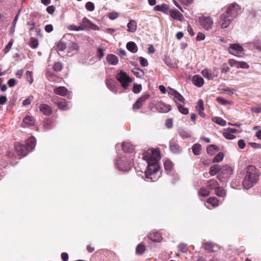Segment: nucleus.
Here are the masks:
<instances>
[{
  "mask_svg": "<svg viewBox=\"0 0 261 261\" xmlns=\"http://www.w3.org/2000/svg\"><path fill=\"white\" fill-rule=\"evenodd\" d=\"M142 160L147 164V170L145 172V180L147 181H155L161 175L158 161L160 160L159 149L149 150L143 154Z\"/></svg>",
  "mask_w": 261,
  "mask_h": 261,
  "instance_id": "1",
  "label": "nucleus"
},
{
  "mask_svg": "<svg viewBox=\"0 0 261 261\" xmlns=\"http://www.w3.org/2000/svg\"><path fill=\"white\" fill-rule=\"evenodd\" d=\"M260 172L253 165L246 168V174L243 181V185L246 189L252 187L258 180Z\"/></svg>",
  "mask_w": 261,
  "mask_h": 261,
  "instance_id": "2",
  "label": "nucleus"
},
{
  "mask_svg": "<svg viewBox=\"0 0 261 261\" xmlns=\"http://www.w3.org/2000/svg\"><path fill=\"white\" fill-rule=\"evenodd\" d=\"M36 143L35 137L32 136L27 140L25 145L21 144L19 142L16 143L14 145L15 151L18 155L25 156L35 148Z\"/></svg>",
  "mask_w": 261,
  "mask_h": 261,
  "instance_id": "3",
  "label": "nucleus"
},
{
  "mask_svg": "<svg viewBox=\"0 0 261 261\" xmlns=\"http://www.w3.org/2000/svg\"><path fill=\"white\" fill-rule=\"evenodd\" d=\"M118 158L115 162L116 167L120 171H128L132 164V156L126 154H118Z\"/></svg>",
  "mask_w": 261,
  "mask_h": 261,
  "instance_id": "4",
  "label": "nucleus"
},
{
  "mask_svg": "<svg viewBox=\"0 0 261 261\" xmlns=\"http://www.w3.org/2000/svg\"><path fill=\"white\" fill-rule=\"evenodd\" d=\"M228 51L232 55L237 57H243L244 55V49L243 46L238 43L230 44Z\"/></svg>",
  "mask_w": 261,
  "mask_h": 261,
  "instance_id": "5",
  "label": "nucleus"
},
{
  "mask_svg": "<svg viewBox=\"0 0 261 261\" xmlns=\"http://www.w3.org/2000/svg\"><path fill=\"white\" fill-rule=\"evenodd\" d=\"M198 19L200 25L204 30L210 31L212 29L214 22L211 17L210 16L202 15L199 17Z\"/></svg>",
  "mask_w": 261,
  "mask_h": 261,
  "instance_id": "6",
  "label": "nucleus"
},
{
  "mask_svg": "<svg viewBox=\"0 0 261 261\" xmlns=\"http://www.w3.org/2000/svg\"><path fill=\"white\" fill-rule=\"evenodd\" d=\"M116 78L121 84L122 87L124 89L127 88L129 83L132 82L131 79L124 72L121 71L117 74Z\"/></svg>",
  "mask_w": 261,
  "mask_h": 261,
  "instance_id": "7",
  "label": "nucleus"
},
{
  "mask_svg": "<svg viewBox=\"0 0 261 261\" xmlns=\"http://www.w3.org/2000/svg\"><path fill=\"white\" fill-rule=\"evenodd\" d=\"M240 10L241 7L239 5L236 3H233L227 8L225 13L233 19L238 16L239 11Z\"/></svg>",
  "mask_w": 261,
  "mask_h": 261,
  "instance_id": "8",
  "label": "nucleus"
},
{
  "mask_svg": "<svg viewBox=\"0 0 261 261\" xmlns=\"http://www.w3.org/2000/svg\"><path fill=\"white\" fill-rule=\"evenodd\" d=\"M232 20L233 19L230 17L229 15L225 13H223L220 17L219 21L221 28H227L229 25Z\"/></svg>",
  "mask_w": 261,
  "mask_h": 261,
  "instance_id": "9",
  "label": "nucleus"
},
{
  "mask_svg": "<svg viewBox=\"0 0 261 261\" xmlns=\"http://www.w3.org/2000/svg\"><path fill=\"white\" fill-rule=\"evenodd\" d=\"M228 63L231 67H236L237 68L248 69L249 65L244 61H237L234 59H229Z\"/></svg>",
  "mask_w": 261,
  "mask_h": 261,
  "instance_id": "10",
  "label": "nucleus"
},
{
  "mask_svg": "<svg viewBox=\"0 0 261 261\" xmlns=\"http://www.w3.org/2000/svg\"><path fill=\"white\" fill-rule=\"evenodd\" d=\"M149 97V94H145L139 97L133 106V110L136 111L143 105V103Z\"/></svg>",
  "mask_w": 261,
  "mask_h": 261,
  "instance_id": "11",
  "label": "nucleus"
},
{
  "mask_svg": "<svg viewBox=\"0 0 261 261\" xmlns=\"http://www.w3.org/2000/svg\"><path fill=\"white\" fill-rule=\"evenodd\" d=\"M122 147V149L125 153H132L134 150V146L129 142H124L122 143V145L117 144L116 146V149L117 150L119 147Z\"/></svg>",
  "mask_w": 261,
  "mask_h": 261,
  "instance_id": "12",
  "label": "nucleus"
},
{
  "mask_svg": "<svg viewBox=\"0 0 261 261\" xmlns=\"http://www.w3.org/2000/svg\"><path fill=\"white\" fill-rule=\"evenodd\" d=\"M54 92L55 94L61 96H64L66 95L69 96L70 95V92L68 91L66 88L63 86L56 87L54 89Z\"/></svg>",
  "mask_w": 261,
  "mask_h": 261,
  "instance_id": "13",
  "label": "nucleus"
},
{
  "mask_svg": "<svg viewBox=\"0 0 261 261\" xmlns=\"http://www.w3.org/2000/svg\"><path fill=\"white\" fill-rule=\"evenodd\" d=\"M238 133V130L235 128H229L223 133V136L225 138L232 140L236 138L235 134Z\"/></svg>",
  "mask_w": 261,
  "mask_h": 261,
  "instance_id": "14",
  "label": "nucleus"
},
{
  "mask_svg": "<svg viewBox=\"0 0 261 261\" xmlns=\"http://www.w3.org/2000/svg\"><path fill=\"white\" fill-rule=\"evenodd\" d=\"M40 111L45 115L49 116L53 113L51 108L47 104H41L39 107Z\"/></svg>",
  "mask_w": 261,
  "mask_h": 261,
  "instance_id": "15",
  "label": "nucleus"
},
{
  "mask_svg": "<svg viewBox=\"0 0 261 261\" xmlns=\"http://www.w3.org/2000/svg\"><path fill=\"white\" fill-rule=\"evenodd\" d=\"M157 109L161 113H167L171 110V106L163 102L159 103Z\"/></svg>",
  "mask_w": 261,
  "mask_h": 261,
  "instance_id": "16",
  "label": "nucleus"
},
{
  "mask_svg": "<svg viewBox=\"0 0 261 261\" xmlns=\"http://www.w3.org/2000/svg\"><path fill=\"white\" fill-rule=\"evenodd\" d=\"M106 84L108 88L113 93L116 94L117 92V87L115 85V82L111 79H107Z\"/></svg>",
  "mask_w": 261,
  "mask_h": 261,
  "instance_id": "17",
  "label": "nucleus"
},
{
  "mask_svg": "<svg viewBox=\"0 0 261 261\" xmlns=\"http://www.w3.org/2000/svg\"><path fill=\"white\" fill-rule=\"evenodd\" d=\"M153 9L155 11H160L167 14L169 10V7L165 4H162L161 5L155 6Z\"/></svg>",
  "mask_w": 261,
  "mask_h": 261,
  "instance_id": "18",
  "label": "nucleus"
},
{
  "mask_svg": "<svg viewBox=\"0 0 261 261\" xmlns=\"http://www.w3.org/2000/svg\"><path fill=\"white\" fill-rule=\"evenodd\" d=\"M169 13L174 19L182 20L183 18V15L178 10L171 9L169 11Z\"/></svg>",
  "mask_w": 261,
  "mask_h": 261,
  "instance_id": "19",
  "label": "nucleus"
},
{
  "mask_svg": "<svg viewBox=\"0 0 261 261\" xmlns=\"http://www.w3.org/2000/svg\"><path fill=\"white\" fill-rule=\"evenodd\" d=\"M196 109L197 111L198 112L200 116L204 118L205 116V115L203 112L204 111V104L203 101L202 99H199L197 102V106H196Z\"/></svg>",
  "mask_w": 261,
  "mask_h": 261,
  "instance_id": "20",
  "label": "nucleus"
},
{
  "mask_svg": "<svg viewBox=\"0 0 261 261\" xmlns=\"http://www.w3.org/2000/svg\"><path fill=\"white\" fill-rule=\"evenodd\" d=\"M148 237L152 241L156 242H160L162 239L161 234L157 231L151 232Z\"/></svg>",
  "mask_w": 261,
  "mask_h": 261,
  "instance_id": "21",
  "label": "nucleus"
},
{
  "mask_svg": "<svg viewBox=\"0 0 261 261\" xmlns=\"http://www.w3.org/2000/svg\"><path fill=\"white\" fill-rule=\"evenodd\" d=\"M107 62L111 65H116L118 63V59L117 56L113 54H109L106 58Z\"/></svg>",
  "mask_w": 261,
  "mask_h": 261,
  "instance_id": "22",
  "label": "nucleus"
},
{
  "mask_svg": "<svg viewBox=\"0 0 261 261\" xmlns=\"http://www.w3.org/2000/svg\"><path fill=\"white\" fill-rule=\"evenodd\" d=\"M58 106L59 108L62 110H67L69 109V103L64 99H61L58 102Z\"/></svg>",
  "mask_w": 261,
  "mask_h": 261,
  "instance_id": "23",
  "label": "nucleus"
},
{
  "mask_svg": "<svg viewBox=\"0 0 261 261\" xmlns=\"http://www.w3.org/2000/svg\"><path fill=\"white\" fill-rule=\"evenodd\" d=\"M170 148L171 151L174 153H179L181 150L179 146L174 142H170Z\"/></svg>",
  "mask_w": 261,
  "mask_h": 261,
  "instance_id": "24",
  "label": "nucleus"
},
{
  "mask_svg": "<svg viewBox=\"0 0 261 261\" xmlns=\"http://www.w3.org/2000/svg\"><path fill=\"white\" fill-rule=\"evenodd\" d=\"M194 84L197 87H201L204 84V80L202 77L199 75H195L193 77Z\"/></svg>",
  "mask_w": 261,
  "mask_h": 261,
  "instance_id": "25",
  "label": "nucleus"
},
{
  "mask_svg": "<svg viewBox=\"0 0 261 261\" xmlns=\"http://www.w3.org/2000/svg\"><path fill=\"white\" fill-rule=\"evenodd\" d=\"M126 48L133 53H135L138 51V47L134 42H129L126 44Z\"/></svg>",
  "mask_w": 261,
  "mask_h": 261,
  "instance_id": "26",
  "label": "nucleus"
},
{
  "mask_svg": "<svg viewBox=\"0 0 261 261\" xmlns=\"http://www.w3.org/2000/svg\"><path fill=\"white\" fill-rule=\"evenodd\" d=\"M127 31L130 32H134L137 29V22L134 20H131L127 24Z\"/></svg>",
  "mask_w": 261,
  "mask_h": 261,
  "instance_id": "27",
  "label": "nucleus"
},
{
  "mask_svg": "<svg viewBox=\"0 0 261 261\" xmlns=\"http://www.w3.org/2000/svg\"><path fill=\"white\" fill-rule=\"evenodd\" d=\"M173 164L169 160H166L164 162V167L166 171L168 173H170L172 171Z\"/></svg>",
  "mask_w": 261,
  "mask_h": 261,
  "instance_id": "28",
  "label": "nucleus"
},
{
  "mask_svg": "<svg viewBox=\"0 0 261 261\" xmlns=\"http://www.w3.org/2000/svg\"><path fill=\"white\" fill-rule=\"evenodd\" d=\"M221 169V167L218 164H215L211 167L209 171V173L211 176L215 175Z\"/></svg>",
  "mask_w": 261,
  "mask_h": 261,
  "instance_id": "29",
  "label": "nucleus"
},
{
  "mask_svg": "<svg viewBox=\"0 0 261 261\" xmlns=\"http://www.w3.org/2000/svg\"><path fill=\"white\" fill-rule=\"evenodd\" d=\"M218 150L219 148L215 145H210L206 148L207 153L210 155H213Z\"/></svg>",
  "mask_w": 261,
  "mask_h": 261,
  "instance_id": "30",
  "label": "nucleus"
},
{
  "mask_svg": "<svg viewBox=\"0 0 261 261\" xmlns=\"http://www.w3.org/2000/svg\"><path fill=\"white\" fill-rule=\"evenodd\" d=\"M193 153L196 155H198L201 153V145L199 143L195 144L192 147Z\"/></svg>",
  "mask_w": 261,
  "mask_h": 261,
  "instance_id": "31",
  "label": "nucleus"
},
{
  "mask_svg": "<svg viewBox=\"0 0 261 261\" xmlns=\"http://www.w3.org/2000/svg\"><path fill=\"white\" fill-rule=\"evenodd\" d=\"M174 101L177 106L184 103L185 98L184 97L178 92L174 96Z\"/></svg>",
  "mask_w": 261,
  "mask_h": 261,
  "instance_id": "32",
  "label": "nucleus"
},
{
  "mask_svg": "<svg viewBox=\"0 0 261 261\" xmlns=\"http://www.w3.org/2000/svg\"><path fill=\"white\" fill-rule=\"evenodd\" d=\"M204 247L205 249L207 250L208 252H213L215 251V249L216 248H218V246L216 245L212 244L211 243L206 242L204 244Z\"/></svg>",
  "mask_w": 261,
  "mask_h": 261,
  "instance_id": "33",
  "label": "nucleus"
},
{
  "mask_svg": "<svg viewBox=\"0 0 261 261\" xmlns=\"http://www.w3.org/2000/svg\"><path fill=\"white\" fill-rule=\"evenodd\" d=\"M215 194L219 197H224L226 195V191L219 186L215 190Z\"/></svg>",
  "mask_w": 261,
  "mask_h": 261,
  "instance_id": "34",
  "label": "nucleus"
},
{
  "mask_svg": "<svg viewBox=\"0 0 261 261\" xmlns=\"http://www.w3.org/2000/svg\"><path fill=\"white\" fill-rule=\"evenodd\" d=\"M207 186L211 189H215L216 190L219 186V185L216 180L210 179L207 182Z\"/></svg>",
  "mask_w": 261,
  "mask_h": 261,
  "instance_id": "35",
  "label": "nucleus"
},
{
  "mask_svg": "<svg viewBox=\"0 0 261 261\" xmlns=\"http://www.w3.org/2000/svg\"><path fill=\"white\" fill-rule=\"evenodd\" d=\"M23 122L28 125H33L35 123V120L32 117L28 116L23 119Z\"/></svg>",
  "mask_w": 261,
  "mask_h": 261,
  "instance_id": "36",
  "label": "nucleus"
},
{
  "mask_svg": "<svg viewBox=\"0 0 261 261\" xmlns=\"http://www.w3.org/2000/svg\"><path fill=\"white\" fill-rule=\"evenodd\" d=\"M207 203L211 204L213 207H216L219 205V200L216 197H210L207 199Z\"/></svg>",
  "mask_w": 261,
  "mask_h": 261,
  "instance_id": "37",
  "label": "nucleus"
},
{
  "mask_svg": "<svg viewBox=\"0 0 261 261\" xmlns=\"http://www.w3.org/2000/svg\"><path fill=\"white\" fill-rule=\"evenodd\" d=\"M224 158V154L222 152H219L213 159V163H218L222 161Z\"/></svg>",
  "mask_w": 261,
  "mask_h": 261,
  "instance_id": "38",
  "label": "nucleus"
},
{
  "mask_svg": "<svg viewBox=\"0 0 261 261\" xmlns=\"http://www.w3.org/2000/svg\"><path fill=\"white\" fill-rule=\"evenodd\" d=\"M210 191L204 188H201L199 189L198 193L199 196L206 197L210 194Z\"/></svg>",
  "mask_w": 261,
  "mask_h": 261,
  "instance_id": "39",
  "label": "nucleus"
},
{
  "mask_svg": "<svg viewBox=\"0 0 261 261\" xmlns=\"http://www.w3.org/2000/svg\"><path fill=\"white\" fill-rule=\"evenodd\" d=\"M97 57L99 59H101L105 55L106 49L102 46H99L97 48Z\"/></svg>",
  "mask_w": 261,
  "mask_h": 261,
  "instance_id": "40",
  "label": "nucleus"
},
{
  "mask_svg": "<svg viewBox=\"0 0 261 261\" xmlns=\"http://www.w3.org/2000/svg\"><path fill=\"white\" fill-rule=\"evenodd\" d=\"M145 250V247L144 245L140 244L136 247V253L139 254H142Z\"/></svg>",
  "mask_w": 261,
  "mask_h": 261,
  "instance_id": "41",
  "label": "nucleus"
},
{
  "mask_svg": "<svg viewBox=\"0 0 261 261\" xmlns=\"http://www.w3.org/2000/svg\"><path fill=\"white\" fill-rule=\"evenodd\" d=\"M217 101L220 104L222 105H230L231 103L230 101L229 100H225L223 99L222 97H218L217 98Z\"/></svg>",
  "mask_w": 261,
  "mask_h": 261,
  "instance_id": "42",
  "label": "nucleus"
},
{
  "mask_svg": "<svg viewBox=\"0 0 261 261\" xmlns=\"http://www.w3.org/2000/svg\"><path fill=\"white\" fill-rule=\"evenodd\" d=\"M179 111L182 114L187 115L189 113V110L187 108H185L181 105L177 106Z\"/></svg>",
  "mask_w": 261,
  "mask_h": 261,
  "instance_id": "43",
  "label": "nucleus"
},
{
  "mask_svg": "<svg viewBox=\"0 0 261 261\" xmlns=\"http://www.w3.org/2000/svg\"><path fill=\"white\" fill-rule=\"evenodd\" d=\"M26 77L27 81L30 83V84H32L33 82V72L27 71L26 72Z\"/></svg>",
  "mask_w": 261,
  "mask_h": 261,
  "instance_id": "44",
  "label": "nucleus"
},
{
  "mask_svg": "<svg viewBox=\"0 0 261 261\" xmlns=\"http://www.w3.org/2000/svg\"><path fill=\"white\" fill-rule=\"evenodd\" d=\"M66 47V43L62 41H60L57 44V49L59 51H63Z\"/></svg>",
  "mask_w": 261,
  "mask_h": 261,
  "instance_id": "45",
  "label": "nucleus"
},
{
  "mask_svg": "<svg viewBox=\"0 0 261 261\" xmlns=\"http://www.w3.org/2000/svg\"><path fill=\"white\" fill-rule=\"evenodd\" d=\"M86 8L89 11H93L94 10L95 6L92 2H88L86 4Z\"/></svg>",
  "mask_w": 261,
  "mask_h": 261,
  "instance_id": "46",
  "label": "nucleus"
},
{
  "mask_svg": "<svg viewBox=\"0 0 261 261\" xmlns=\"http://www.w3.org/2000/svg\"><path fill=\"white\" fill-rule=\"evenodd\" d=\"M201 74L203 75V77L207 78L208 80H212V77L210 74L208 70L206 69H204L201 71Z\"/></svg>",
  "mask_w": 261,
  "mask_h": 261,
  "instance_id": "47",
  "label": "nucleus"
},
{
  "mask_svg": "<svg viewBox=\"0 0 261 261\" xmlns=\"http://www.w3.org/2000/svg\"><path fill=\"white\" fill-rule=\"evenodd\" d=\"M133 72L137 77H141L143 75V71L138 68H135Z\"/></svg>",
  "mask_w": 261,
  "mask_h": 261,
  "instance_id": "48",
  "label": "nucleus"
},
{
  "mask_svg": "<svg viewBox=\"0 0 261 261\" xmlns=\"http://www.w3.org/2000/svg\"><path fill=\"white\" fill-rule=\"evenodd\" d=\"M62 64L60 62L55 63L54 65V69L56 71H60L62 69Z\"/></svg>",
  "mask_w": 261,
  "mask_h": 261,
  "instance_id": "49",
  "label": "nucleus"
},
{
  "mask_svg": "<svg viewBox=\"0 0 261 261\" xmlns=\"http://www.w3.org/2000/svg\"><path fill=\"white\" fill-rule=\"evenodd\" d=\"M13 43V40H11L9 43L7 44V45L6 46L5 48L4 49V51L5 54L8 53L10 49L11 48V47Z\"/></svg>",
  "mask_w": 261,
  "mask_h": 261,
  "instance_id": "50",
  "label": "nucleus"
},
{
  "mask_svg": "<svg viewBox=\"0 0 261 261\" xmlns=\"http://www.w3.org/2000/svg\"><path fill=\"white\" fill-rule=\"evenodd\" d=\"M142 90V86L140 84H135L133 87V92L135 93H139Z\"/></svg>",
  "mask_w": 261,
  "mask_h": 261,
  "instance_id": "51",
  "label": "nucleus"
},
{
  "mask_svg": "<svg viewBox=\"0 0 261 261\" xmlns=\"http://www.w3.org/2000/svg\"><path fill=\"white\" fill-rule=\"evenodd\" d=\"M179 135L183 139L188 138L191 137V135L189 133L184 130L179 132Z\"/></svg>",
  "mask_w": 261,
  "mask_h": 261,
  "instance_id": "52",
  "label": "nucleus"
},
{
  "mask_svg": "<svg viewBox=\"0 0 261 261\" xmlns=\"http://www.w3.org/2000/svg\"><path fill=\"white\" fill-rule=\"evenodd\" d=\"M139 61H140V64L143 67H146L148 65L147 60L142 57H140L139 58Z\"/></svg>",
  "mask_w": 261,
  "mask_h": 261,
  "instance_id": "53",
  "label": "nucleus"
},
{
  "mask_svg": "<svg viewBox=\"0 0 261 261\" xmlns=\"http://www.w3.org/2000/svg\"><path fill=\"white\" fill-rule=\"evenodd\" d=\"M33 96L31 95L28 97V98L25 99L23 101L22 104L23 106H27L31 103L33 100Z\"/></svg>",
  "mask_w": 261,
  "mask_h": 261,
  "instance_id": "54",
  "label": "nucleus"
},
{
  "mask_svg": "<svg viewBox=\"0 0 261 261\" xmlns=\"http://www.w3.org/2000/svg\"><path fill=\"white\" fill-rule=\"evenodd\" d=\"M215 122L221 126H225L226 125V121L220 117L216 118Z\"/></svg>",
  "mask_w": 261,
  "mask_h": 261,
  "instance_id": "55",
  "label": "nucleus"
},
{
  "mask_svg": "<svg viewBox=\"0 0 261 261\" xmlns=\"http://www.w3.org/2000/svg\"><path fill=\"white\" fill-rule=\"evenodd\" d=\"M180 251L182 252L186 253L188 251V248L186 244H180L178 246Z\"/></svg>",
  "mask_w": 261,
  "mask_h": 261,
  "instance_id": "56",
  "label": "nucleus"
},
{
  "mask_svg": "<svg viewBox=\"0 0 261 261\" xmlns=\"http://www.w3.org/2000/svg\"><path fill=\"white\" fill-rule=\"evenodd\" d=\"M119 16V14L116 12H112L109 14V18L111 20H114L117 18Z\"/></svg>",
  "mask_w": 261,
  "mask_h": 261,
  "instance_id": "57",
  "label": "nucleus"
},
{
  "mask_svg": "<svg viewBox=\"0 0 261 261\" xmlns=\"http://www.w3.org/2000/svg\"><path fill=\"white\" fill-rule=\"evenodd\" d=\"M30 45L32 48H36L38 45V41L35 39H32Z\"/></svg>",
  "mask_w": 261,
  "mask_h": 261,
  "instance_id": "58",
  "label": "nucleus"
},
{
  "mask_svg": "<svg viewBox=\"0 0 261 261\" xmlns=\"http://www.w3.org/2000/svg\"><path fill=\"white\" fill-rule=\"evenodd\" d=\"M165 63L170 67H174V66L171 63V60L169 58L166 57L164 59Z\"/></svg>",
  "mask_w": 261,
  "mask_h": 261,
  "instance_id": "59",
  "label": "nucleus"
},
{
  "mask_svg": "<svg viewBox=\"0 0 261 261\" xmlns=\"http://www.w3.org/2000/svg\"><path fill=\"white\" fill-rule=\"evenodd\" d=\"M238 146L240 149H244L245 147V142L244 140L241 139L238 141Z\"/></svg>",
  "mask_w": 261,
  "mask_h": 261,
  "instance_id": "60",
  "label": "nucleus"
},
{
  "mask_svg": "<svg viewBox=\"0 0 261 261\" xmlns=\"http://www.w3.org/2000/svg\"><path fill=\"white\" fill-rule=\"evenodd\" d=\"M51 121L49 120H47L45 121L44 122V128L45 129H50L51 127L50 126L51 125Z\"/></svg>",
  "mask_w": 261,
  "mask_h": 261,
  "instance_id": "61",
  "label": "nucleus"
},
{
  "mask_svg": "<svg viewBox=\"0 0 261 261\" xmlns=\"http://www.w3.org/2000/svg\"><path fill=\"white\" fill-rule=\"evenodd\" d=\"M166 125L168 128H170L173 126L172 120L171 119H168L166 121Z\"/></svg>",
  "mask_w": 261,
  "mask_h": 261,
  "instance_id": "62",
  "label": "nucleus"
},
{
  "mask_svg": "<svg viewBox=\"0 0 261 261\" xmlns=\"http://www.w3.org/2000/svg\"><path fill=\"white\" fill-rule=\"evenodd\" d=\"M8 84L10 87H12L16 84V80L14 79H10L8 82Z\"/></svg>",
  "mask_w": 261,
  "mask_h": 261,
  "instance_id": "63",
  "label": "nucleus"
},
{
  "mask_svg": "<svg viewBox=\"0 0 261 261\" xmlns=\"http://www.w3.org/2000/svg\"><path fill=\"white\" fill-rule=\"evenodd\" d=\"M55 8L53 6H48L46 8V11L50 14H53L55 12Z\"/></svg>",
  "mask_w": 261,
  "mask_h": 261,
  "instance_id": "64",
  "label": "nucleus"
}]
</instances>
